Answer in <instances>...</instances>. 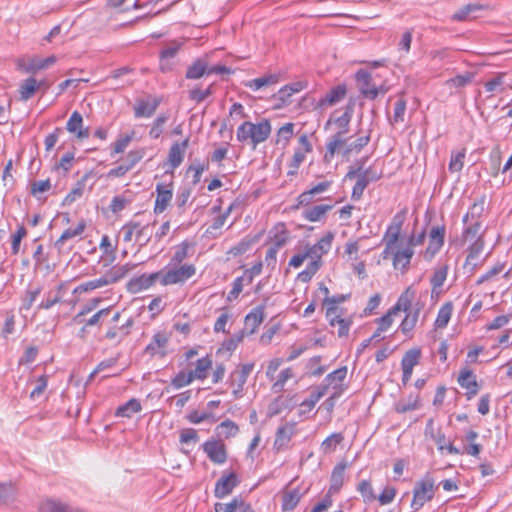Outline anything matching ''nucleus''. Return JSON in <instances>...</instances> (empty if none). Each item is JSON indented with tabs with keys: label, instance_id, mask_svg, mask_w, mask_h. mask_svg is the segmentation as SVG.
Masks as SVG:
<instances>
[{
	"label": "nucleus",
	"instance_id": "1",
	"mask_svg": "<svg viewBox=\"0 0 512 512\" xmlns=\"http://www.w3.org/2000/svg\"><path fill=\"white\" fill-rule=\"evenodd\" d=\"M271 131L272 127L268 119H262L258 123L245 121L237 128L236 137L240 143L249 141L253 148H256L269 138Z\"/></svg>",
	"mask_w": 512,
	"mask_h": 512
},
{
	"label": "nucleus",
	"instance_id": "2",
	"mask_svg": "<svg viewBox=\"0 0 512 512\" xmlns=\"http://www.w3.org/2000/svg\"><path fill=\"white\" fill-rule=\"evenodd\" d=\"M162 279L161 285L168 286L182 284L192 278L196 273V267L193 264L169 265L160 270Z\"/></svg>",
	"mask_w": 512,
	"mask_h": 512
},
{
	"label": "nucleus",
	"instance_id": "3",
	"mask_svg": "<svg viewBox=\"0 0 512 512\" xmlns=\"http://www.w3.org/2000/svg\"><path fill=\"white\" fill-rule=\"evenodd\" d=\"M437 487H435L434 479L430 475H426L415 483L413 489V498L411 508L414 512L420 510L425 503L431 501L435 495Z\"/></svg>",
	"mask_w": 512,
	"mask_h": 512
},
{
	"label": "nucleus",
	"instance_id": "4",
	"mask_svg": "<svg viewBox=\"0 0 512 512\" xmlns=\"http://www.w3.org/2000/svg\"><path fill=\"white\" fill-rule=\"evenodd\" d=\"M254 363H245L238 365L234 371L231 372L229 382L234 387L232 394L234 397L240 398L243 396L244 385L251 372L253 371Z\"/></svg>",
	"mask_w": 512,
	"mask_h": 512
},
{
	"label": "nucleus",
	"instance_id": "5",
	"mask_svg": "<svg viewBox=\"0 0 512 512\" xmlns=\"http://www.w3.org/2000/svg\"><path fill=\"white\" fill-rule=\"evenodd\" d=\"M241 480L234 471H224L221 477L216 481L214 496L217 499H223L232 493L233 489L240 484Z\"/></svg>",
	"mask_w": 512,
	"mask_h": 512
},
{
	"label": "nucleus",
	"instance_id": "6",
	"mask_svg": "<svg viewBox=\"0 0 512 512\" xmlns=\"http://www.w3.org/2000/svg\"><path fill=\"white\" fill-rule=\"evenodd\" d=\"M332 183L333 182L331 180H325L302 192L297 197V203L293 206V209L306 207L311 205L313 202L320 200L321 198H319L318 195L326 192L331 187Z\"/></svg>",
	"mask_w": 512,
	"mask_h": 512
},
{
	"label": "nucleus",
	"instance_id": "7",
	"mask_svg": "<svg viewBox=\"0 0 512 512\" xmlns=\"http://www.w3.org/2000/svg\"><path fill=\"white\" fill-rule=\"evenodd\" d=\"M355 79L358 83L361 94L368 99L374 100L377 98L379 93L385 94L387 91L382 86L377 88L374 84H372L371 74L366 70H358L355 74Z\"/></svg>",
	"mask_w": 512,
	"mask_h": 512
},
{
	"label": "nucleus",
	"instance_id": "8",
	"mask_svg": "<svg viewBox=\"0 0 512 512\" xmlns=\"http://www.w3.org/2000/svg\"><path fill=\"white\" fill-rule=\"evenodd\" d=\"M155 191L154 213L159 215L163 213L171 203L173 197V182L157 183Z\"/></svg>",
	"mask_w": 512,
	"mask_h": 512
},
{
	"label": "nucleus",
	"instance_id": "9",
	"mask_svg": "<svg viewBox=\"0 0 512 512\" xmlns=\"http://www.w3.org/2000/svg\"><path fill=\"white\" fill-rule=\"evenodd\" d=\"M380 179V174L373 169L368 167L365 170H361L358 179L353 186L351 198L353 200H359L363 196L364 190L371 183Z\"/></svg>",
	"mask_w": 512,
	"mask_h": 512
},
{
	"label": "nucleus",
	"instance_id": "10",
	"mask_svg": "<svg viewBox=\"0 0 512 512\" xmlns=\"http://www.w3.org/2000/svg\"><path fill=\"white\" fill-rule=\"evenodd\" d=\"M446 228L445 225L433 226L429 232V243L424 257L431 260L444 245Z\"/></svg>",
	"mask_w": 512,
	"mask_h": 512
},
{
	"label": "nucleus",
	"instance_id": "11",
	"mask_svg": "<svg viewBox=\"0 0 512 512\" xmlns=\"http://www.w3.org/2000/svg\"><path fill=\"white\" fill-rule=\"evenodd\" d=\"M161 271H157L151 274H142L138 277L132 278L128 284V290L132 293H138L140 291L146 290L153 286L156 282L161 284Z\"/></svg>",
	"mask_w": 512,
	"mask_h": 512
},
{
	"label": "nucleus",
	"instance_id": "12",
	"mask_svg": "<svg viewBox=\"0 0 512 512\" xmlns=\"http://www.w3.org/2000/svg\"><path fill=\"white\" fill-rule=\"evenodd\" d=\"M203 450L207 457L215 464H223L227 460V450L224 443L220 440H207L203 445Z\"/></svg>",
	"mask_w": 512,
	"mask_h": 512
},
{
	"label": "nucleus",
	"instance_id": "13",
	"mask_svg": "<svg viewBox=\"0 0 512 512\" xmlns=\"http://www.w3.org/2000/svg\"><path fill=\"white\" fill-rule=\"evenodd\" d=\"M347 134L348 131L338 130L328 139L324 155V159L327 162H330L336 153H339L341 149H344L347 144V140L349 139Z\"/></svg>",
	"mask_w": 512,
	"mask_h": 512
},
{
	"label": "nucleus",
	"instance_id": "14",
	"mask_svg": "<svg viewBox=\"0 0 512 512\" xmlns=\"http://www.w3.org/2000/svg\"><path fill=\"white\" fill-rule=\"evenodd\" d=\"M459 385L466 389V397L468 400L472 399L477 395L479 391V385L476 381V376L473 374V371L470 369H463L460 371L458 376Z\"/></svg>",
	"mask_w": 512,
	"mask_h": 512
},
{
	"label": "nucleus",
	"instance_id": "15",
	"mask_svg": "<svg viewBox=\"0 0 512 512\" xmlns=\"http://www.w3.org/2000/svg\"><path fill=\"white\" fill-rule=\"evenodd\" d=\"M214 510L215 512H255L252 506L241 496L234 497L227 504L216 503Z\"/></svg>",
	"mask_w": 512,
	"mask_h": 512
},
{
	"label": "nucleus",
	"instance_id": "16",
	"mask_svg": "<svg viewBox=\"0 0 512 512\" xmlns=\"http://www.w3.org/2000/svg\"><path fill=\"white\" fill-rule=\"evenodd\" d=\"M168 344V337L164 332H158L154 334L152 337L150 343L145 348V353L150 356H160L165 357L166 356V347Z\"/></svg>",
	"mask_w": 512,
	"mask_h": 512
},
{
	"label": "nucleus",
	"instance_id": "17",
	"mask_svg": "<svg viewBox=\"0 0 512 512\" xmlns=\"http://www.w3.org/2000/svg\"><path fill=\"white\" fill-rule=\"evenodd\" d=\"M326 318L328 319L330 326L334 327V326L338 325V336L339 337L348 336L350 327L353 323V321L350 317L343 318L341 315H338L337 312L334 313V308H327Z\"/></svg>",
	"mask_w": 512,
	"mask_h": 512
},
{
	"label": "nucleus",
	"instance_id": "18",
	"mask_svg": "<svg viewBox=\"0 0 512 512\" xmlns=\"http://www.w3.org/2000/svg\"><path fill=\"white\" fill-rule=\"evenodd\" d=\"M423 307L424 304L420 301H417L416 303H414L413 309L410 312L406 313V316L402 320L399 327L404 335H409L415 328L418 322L419 314Z\"/></svg>",
	"mask_w": 512,
	"mask_h": 512
},
{
	"label": "nucleus",
	"instance_id": "19",
	"mask_svg": "<svg viewBox=\"0 0 512 512\" xmlns=\"http://www.w3.org/2000/svg\"><path fill=\"white\" fill-rule=\"evenodd\" d=\"M264 319V307L258 306L255 309H253L250 313H248L245 316L244 320V334L247 333L248 335H251L256 332L260 324L263 322Z\"/></svg>",
	"mask_w": 512,
	"mask_h": 512
},
{
	"label": "nucleus",
	"instance_id": "20",
	"mask_svg": "<svg viewBox=\"0 0 512 512\" xmlns=\"http://www.w3.org/2000/svg\"><path fill=\"white\" fill-rule=\"evenodd\" d=\"M416 297V291L410 286L405 289L399 296L396 304L390 308L392 313L396 314L399 311L410 312L413 309V300Z\"/></svg>",
	"mask_w": 512,
	"mask_h": 512
},
{
	"label": "nucleus",
	"instance_id": "21",
	"mask_svg": "<svg viewBox=\"0 0 512 512\" xmlns=\"http://www.w3.org/2000/svg\"><path fill=\"white\" fill-rule=\"evenodd\" d=\"M347 93V87L345 84H339L335 87H333L330 91L326 93V95L319 99L318 106L319 107H326V106H333L337 103H339Z\"/></svg>",
	"mask_w": 512,
	"mask_h": 512
},
{
	"label": "nucleus",
	"instance_id": "22",
	"mask_svg": "<svg viewBox=\"0 0 512 512\" xmlns=\"http://www.w3.org/2000/svg\"><path fill=\"white\" fill-rule=\"evenodd\" d=\"M39 512H83V510L60 500L47 499L41 503Z\"/></svg>",
	"mask_w": 512,
	"mask_h": 512
},
{
	"label": "nucleus",
	"instance_id": "23",
	"mask_svg": "<svg viewBox=\"0 0 512 512\" xmlns=\"http://www.w3.org/2000/svg\"><path fill=\"white\" fill-rule=\"evenodd\" d=\"M83 125V117L78 111H74L66 124V129L76 135L79 139H84L89 137V128H82Z\"/></svg>",
	"mask_w": 512,
	"mask_h": 512
},
{
	"label": "nucleus",
	"instance_id": "24",
	"mask_svg": "<svg viewBox=\"0 0 512 512\" xmlns=\"http://www.w3.org/2000/svg\"><path fill=\"white\" fill-rule=\"evenodd\" d=\"M189 139L183 140L181 143H174L170 147L168 153V162L172 169L179 167L184 159L185 151L188 147Z\"/></svg>",
	"mask_w": 512,
	"mask_h": 512
},
{
	"label": "nucleus",
	"instance_id": "25",
	"mask_svg": "<svg viewBox=\"0 0 512 512\" xmlns=\"http://www.w3.org/2000/svg\"><path fill=\"white\" fill-rule=\"evenodd\" d=\"M414 255V250L411 247H405L393 253V267L400 269L402 273L408 271L411 259Z\"/></svg>",
	"mask_w": 512,
	"mask_h": 512
},
{
	"label": "nucleus",
	"instance_id": "26",
	"mask_svg": "<svg viewBox=\"0 0 512 512\" xmlns=\"http://www.w3.org/2000/svg\"><path fill=\"white\" fill-rule=\"evenodd\" d=\"M161 100L158 98H154L152 102H149L144 99H138L136 105L134 106V115L136 118L151 117L158 106L160 105Z\"/></svg>",
	"mask_w": 512,
	"mask_h": 512
},
{
	"label": "nucleus",
	"instance_id": "27",
	"mask_svg": "<svg viewBox=\"0 0 512 512\" xmlns=\"http://www.w3.org/2000/svg\"><path fill=\"white\" fill-rule=\"evenodd\" d=\"M333 205L331 204H319L314 206H306L302 212V216L304 219L310 222H317L324 219L327 212L333 209Z\"/></svg>",
	"mask_w": 512,
	"mask_h": 512
},
{
	"label": "nucleus",
	"instance_id": "28",
	"mask_svg": "<svg viewBox=\"0 0 512 512\" xmlns=\"http://www.w3.org/2000/svg\"><path fill=\"white\" fill-rule=\"evenodd\" d=\"M346 463L341 462L338 463L332 470L331 477H330V487H329V494H336L340 491L344 484V478H345V470H346Z\"/></svg>",
	"mask_w": 512,
	"mask_h": 512
},
{
	"label": "nucleus",
	"instance_id": "29",
	"mask_svg": "<svg viewBox=\"0 0 512 512\" xmlns=\"http://www.w3.org/2000/svg\"><path fill=\"white\" fill-rule=\"evenodd\" d=\"M135 264L126 263L124 265H115L111 267L105 274L104 277L107 280V284H113L123 279L132 269Z\"/></svg>",
	"mask_w": 512,
	"mask_h": 512
},
{
	"label": "nucleus",
	"instance_id": "30",
	"mask_svg": "<svg viewBox=\"0 0 512 512\" xmlns=\"http://www.w3.org/2000/svg\"><path fill=\"white\" fill-rule=\"evenodd\" d=\"M301 498L302 494L299 488L286 489L282 494V511L289 512L294 510Z\"/></svg>",
	"mask_w": 512,
	"mask_h": 512
},
{
	"label": "nucleus",
	"instance_id": "31",
	"mask_svg": "<svg viewBox=\"0 0 512 512\" xmlns=\"http://www.w3.org/2000/svg\"><path fill=\"white\" fill-rule=\"evenodd\" d=\"M85 228H86V223L84 220H81L76 227L74 228H67L62 234L61 236L55 241L54 243V246L55 248H57L59 251L63 248L64 244L66 243V241L72 239V238H75V237H78V236H81L84 231H85Z\"/></svg>",
	"mask_w": 512,
	"mask_h": 512
},
{
	"label": "nucleus",
	"instance_id": "32",
	"mask_svg": "<svg viewBox=\"0 0 512 512\" xmlns=\"http://www.w3.org/2000/svg\"><path fill=\"white\" fill-rule=\"evenodd\" d=\"M448 274V266L447 265H441L435 268L433 275L430 279L432 290L431 295L432 297L438 296L441 292V287L443 286Z\"/></svg>",
	"mask_w": 512,
	"mask_h": 512
},
{
	"label": "nucleus",
	"instance_id": "33",
	"mask_svg": "<svg viewBox=\"0 0 512 512\" xmlns=\"http://www.w3.org/2000/svg\"><path fill=\"white\" fill-rule=\"evenodd\" d=\"M43 82H38L35 78L25 79L19 86L20 100L27 101L34 96L36 91L42 87Z\"/></svg>",
	"mask_w": 512,
	"mask_h": 512
},
{
	"label": "nucleus",
	"instance_id": "34",
	"mask_svg": "<svg viewBox=\"0 0 512 512\" xmlns=\"http://www.w3.org/2000/svg\"><path fill=\"white\" fill-rule=\"evenodd\" d=\"M298 142L300 147L295 150L291 161L295 164L301 165L306 159V154L312 151V144L307 134H302L299 137Z\"/></svg>",
	"mask_w": 512,
	"mask_h": 512
},
{
	"label": "nucleus",
	"instance_id": "35",
	"mask_svg": "<svg viewBox=\"0 0 512 512\" xmlns=\"http://www.w3.org/2000/svg\"><path fill=\"white\" fill-rule=\"evenodd\" d=\"M208 75V64L205 59H196L188 68L185 74L186 79L196 80L204 75Z\"/></svg>",
	"mask_w": 512,
	"mask_h": 512
},
{
	"label": "nucleus",
	"instance_id": "36",
	"mask_svg": "<svg viewBox=\"0 0 512 512\" xmlns=\"http://www.w3.org/2000/svg\"><path fill=\"white\" fill-rule=\"evenodd\" d=\"M142 409L141 403L138 399L132 398L125 404L117 407L115 411L116 417L131 418L133 414L139 413Z\"/></svg>",
	"mask_w": 512,
	"mask_h": 512
},
{
	"label": "nucleus",
	"instance_id": "37",
	"mask_svg": "<svg viewBox=\"0 0 512 512\" xmlns=\"http://www.w3.org/2000/svg\"><path fill=\"white\" fill-rule=\"evenodd\" d=\"M280 80L278 74H268L260 78H255L244 83L245 87L257 91L263 87L277 84Z\"/></svg>",
	"mask_w": 512,
	"mask_h": 512
},
{
	"label": "nucleus",
	"instance_id": "38",
	"mask_svg": "<svg viewBox=\"0 0 512 512\" xmlns=\"http://www.w3.org/2000/svg\"><path fill=\"white\" fill-rule=\"evenodd\" d=\"M89 176V173H86L80 180L76 182L75 186L64 198V205H71L72 203H74L76 200L80 199L83 196L86 181L88 180Z\"/></svg>",
	"mask_w": 512,
	"mask_h": 512
},
{
	"label": "nucleus",
	"instance_id": "39",
	"mask_svg": "<svg viewBox=\"0 0 512 512\" xmlns=\"http://www.w3.org/2000/svg\"><path fill=\"white\" fill-rule=\"evenodd\" d=\"M271 232L273 233L271 247L280 250L283 246L286 245L289 238V232L286 229L285 224L277 223Z\"/></svg>",
	"mask_w": 512,
	"mask_h": 512
},
{
	"label": "nucleus",
	"instance_id": "40",
	"mask_svg": "<svg viewBox=\"0 0 512 512\" xmlns=\"http://www.w3.org/2000/svg\"><path fill=\"white\" fill-rule=\"evenodd\" d=\"M292 434V427L287 425L279 427L275 435L274 448L278 451L286 448L291 441Z\"/></svg>",
	"mask_w": 512,
	"mask_h": 512
},
{
	"label": "nucleus",
	"instance_id": "41",
	"mask_svg": "<svg viewBox=\"0 0 512 512\" xmlns=\"http://www.w3.org/2000/svg\"><path fill=\"white\" fill-rule=\"evenodd\" d=\"M238 432H239L238 425L230 419L224 420L219 425H217L215 428V433H216L217 437H219V438L228 439L230 437L236 436Z\"/></svg>",
	"mask_w": 512,
	"mask_h": 512
},
{
	"label": "nucleus",
	"instance_id": "42",
	"mask_svg": "<svg viewBox=\"0 0 512 512\" xmlns=\"http://www.w3.org/2000/svg\"><path fill=\"white\" fill-rule=\"evenodd\" d=\"M193 243L184 240L176 246V250L170 259L169 265H181L182 262L188 257L189 250L193 247Z\"/></svg>",
	"mask_w": 512,
	"mask_h": 512
},
{
	"label": "nucleus",
	"instance_id": "43",
	"mask_svg": "<svg viewBox=\"0 0 512 512\" xmlns=\"http://www.w3.org/2000/svg\"><path fill=\"white\" fill-rule=\"evenodd\" d=\"M212 368V360L206 356L197 360L196 367L194 370L189 371L192 374V378L198 380H204L207 378V372Z\"/></svg>",
	"mask_w": 512,
	"mask_h": 512
},
{
	"label": "nucleus",
	"instance_id": "44",
	"mask_svg": "<svg viewBox=\"0 0 512 512\" xmlns=\"http://www.w3.org/2000/svg\"><path fill=\"white\" fill-rule=\"evenodd\" d=\"M17 67L24 73L34 74L43 69L41 58H20L17 60Z\"/></svg>",
	"mask_w": 512,
	"mask_h": 512
},
{
	"label": "nucleus",
	"instance_id": "45",
	"mask_svg": "<svg viewBox=\"0 0 512 512\" xmlns=\"http://www.w3.org/2000/svg\"><path fill=\"white\" fill-rule=\"evenodd\" d=\"M473 79L474 73L467 71L464 74H458L455 77L446 80L445 85L450 89H461L470 85Z\"/></svg>",
	"mask_w": 512,
	"mask_h": 512
},
{
	"label": "nucleus",
	"instance_id": "46",
	"mask_svg": "<svg viewBox=\"0 0 512 512\" xmlns=\"http://www.w3.org/2000/svg\"><path fill=\"white\" fill-rule=\"evenodd\" d=\"M452 312H453L452 302L444 303L438 311L437 318L434 323L435 327L438 329L445 328L450 321Z\"/></svg>",
	"mask_w": 512,
	"mask_h": 512
},
{
	"label": "nucleus",
	"instance_id": "47",
	"mask_svg": "<svg viewBox=\"0 0 512 512\" xmlns=\"http://www.w3.org/2000/svg\"><path fill=\"white\" fill-rule=\"evenodd\" d=\"M294 127L295 125L293 123H286L280 127L276 133L275 144L281 145L283 148H285L293 137Z\"/></svg>",
	"mask_w": 512,
	"mask_h": 512
},
{
	"label": "nucleus",
	"instance_id": "48",
	"mask_svg": "<svg viewBox=\"0 0 512 512\" xmlns=\"http://www.w3.org/2000/svg\"><path fill=\"white\" fill-rule=\"evenodd\" d=\"M16 495V488L11 482L0 483V507L12 503Z\"/></svg>",
	"mask_w": 512,
	"mask_h": 512
},
{
	"label": "nucleus",
	"instance_id": "49",
	"mask_svg": "<svg viewBox=\"0 0 512 512\" xmlns=\"http://www.w3.org/2000/svg\"><path fill=\"white\" fill-rule=\"evenodd\" d=\"M421 358V349L420 348H412L408 350L402 360H401V367L402 369H408L412 370L414 366H416Z\"/></svg>",
	"mask_w": 512,
	"mask_h": 512
},
{
	"label": "nucleus",
	"instance_id": "50",
	"mask_svg": "<svg viewBox=\"0 0 512 512\" xmlns=\"http://www.w3.org/2000/svg\"><path fill=\"white\" fill-rule=\"evenodd\" d=\"M327 386H319L316 390L312 391L309 398L303 400L300 406L304 408V411H311L316 403L326 394Z\"/></svg>",
	"mask_w": 512,
	"mask_h": 512
},
{
	"label": "nucleus",
	"instance_id": "51",
	"mask_svg": "<svg viewBox=\"0 0 512 512\" xmlns=\"http://www.w3.org/2000/svg\"><path fill=\"white\" fill-rule=\"evenodd\" d=\"M370 142V134L366 136H361L357 138L355 141L346 144L344 149L342 150L343 157H349L351 153H359L365 146Z\"/></svg>",
	"mask_w": 512,
	"mask_h": 512
},
{
	"label": "nucleus",
	"instance_id": "52",
	"mask_svg": "<svg viewBox=\"0 0 512 512\" xmlns=\"http://www.w3.org/2000/svg\"><path fill=\"white\" fill-rule=\"evenodd\" d=\"M344 440V435L340 432L329 435L321 443V450L324 454H330L336 450L337 445Z\"/></svg>",
	"mask_w": 512,
	"mask_h": 512
},
{
	"label": "nucleus",
	"instance_id": "53",
	"mask_svg": "<svg viewBox=\"0 0 512 512\" xmlns=\"http://www.w3.org/2000/svg\"><path fill=\"white\" fill-rule=\"evenodd\" d=\"M192 194V189L188 186L180 187L176 195V207L179 214H182L185 211V206L189 201Z\"/></svg>",
	"mask_w": 512,
	"mask_h": 512
},
{
	"label": "nucleus",
	"instance_id": "54",
	"mask_svg": "<svg viewBox=\"0 0 512 512\" xmlns=\"http://www.w3.org/2000/svg\"><path fill=\"white\" fill-rule=\"evenodd\" d=\"M346 376H347V367L342 366V367L334 370L333 372L329 373L325 377L324 382H326V384L324 386L328 387L329 385H331L335 382L336 385L334 386V388H337L338 384H341L344 381V379L346 378Z\"/></svg>",
	"mask_w": 512,
	"mask_h": 512
},
{
	"label": "nucleus",
	"instance_id": "55",
	"mask_svg": "<svg viewBox=\"0 0 512 512\" xmlns=\"http://www.w3.org/2000/svg\"><path fill=\"white\" fill-rule=\"evenodd\" d=\"M357 491L363 497L364 502H372L376 500V495L369 480H362L357 486Z\"/></svg>",
	"mask_w": 512,
	"mask_h": 512
},
{
	"label": "nucleus",
	"instance_id": "56",
	"mask_svg": "<svg viewBox=\"0 0 512 512\" xmlns=\"http://www.w3.org/2000/svg\"><path fill=\"white\" fill-rule=\"evenodd\" d=\"M465 155V149H462L461 151H458L456 153H452L448 166L450 172L454 173L462 170L464 166Z\"/></svg>",
	"mask_w": 512,
	"mask_h": 512
},
{
	"label": "nucleus",
	"instance_id": "57",
	"mask_svg": "<svg viewBox=\"0 0 512 512\" xmlns=\"http://www.w3.org/2000/svg\"><path fill=\"white\" fill-rule=\"evenodd\" d=\"M168 115L160 114L153 122L152 127L149 131V136L152 139H158L163 133V126L168 121Z\"/></svg>",
	"mask_w": 512,
	"mask_h": 512
},
{
	"label": "nucleus",
	"instance_id": "58",
	"mask_svg": "<svg viewBox=\"0 0 512 512\" xmlns=\"http://www.w3.org/2000/svg\"><path fill=\"white\" fill-rule=\"evenodd\" d=\"M194 381L192 378V374L185 371H180L175 377L171 379V385L175 389L183 388L189 384H191Z\"/></svg>",
	"mask_w": 512,
	"mask_h": 512
},
{
	"label": "nucleus",
	"instance_id": "59",
	"mask_svg": "<svg viewBox=\"0 0 512 512\" xmlns=\"http://www.w3.org/2000/svg\"><path fill=\"white\" fill-rule=\"evenodd\" d=\"M351 119L352 118L348 116V114H342L341 116L336 118H333L331 116L325 124V129H328V127L333 123L337 126L338 130L349 132V124Z\"/></svg>",
	"mask_w": 512,
	"mask_h": 512
},
{
	"label": "nucleus",
	"instance_id": "60",
	"mask_svg": "<svg viewBox=\"0 0 512 512\" xmlns=\"http://www.w3.org/2000/svg\"><path fill=\"white\" fill-rule=\"evenodd\" d=\"M51 189V182L49 179L33 181L30 187V193L37 199H40V194L47 192Z\"/></svg>",
	"mask_w": 512,
	"mask_h": 512
},
{
	"label": "nucleus",
	"instance_id": "61",
	"mask_svg": "<svg viewBox=\"0 0 512 512\" xmlns=\"http://www.w3.org/2000/svg\"><path fill=\"white\" fill-rule=\"evenodd\" d=\"M42 288L40 286L35 287L34 289H28L25 292V295L22 299V308L25 310H30L33 303L40 295Z\"/></svg>",
	"mask_w": 512,
	"mask_h": 512
},
{
	"label": "nucleus",
	"instance_id": "62",
	"mask_svg": "<svg viewBox=\"0 0 512 512\" xmlns=\"http://www.w3.org/2000/svg\"><path fill=\"white\" fill-rule=\"evenodd\" d=\"M135 238L140 242V246L147 245L152 240V233L150 230V225H141L139 223V228L136 230Z\"/></svg>",
	"mask_w": 512,
	"mask_h": 512
},
{
	"label": "nucleus",
	"instance_id": "63",
	"mask_svg": "<svg viewBox=\"0 0 512 512\" xmlns=\"http://www.w3.org/2000/svg\"><path fill=\"white\" fill-rule=\"evenodd\" d=\"M484 248V240L482 237H478L474 240V242L468 248V255L466 258V263H470L472 260L476 259Z\"/></svg>",
	"mask_w": 512,
	"mask_h": 512
},
{
	"label": "nucleus",
	"instance_id": "64",
	"mask_svg": "<svg viewBox=\"0 0 512 512\" xmlns=\"http://www.w3.org/2000/svg\"><path fill=\"white\" fill-rule=\"evenodd\" d=\"M481 9L480 5L477 4H467L459 9L452 17L453 20L456 21H464L466 20L470 14Z\"/></svg>",
	"mask_w": 512,
	"mask_h": 512
}]
</instances>
